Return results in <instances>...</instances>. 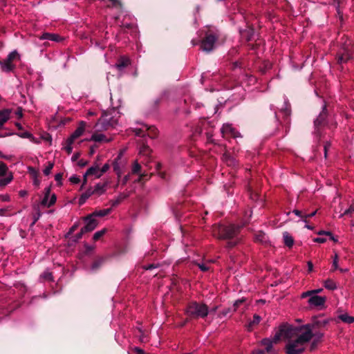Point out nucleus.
<instances>
[{
	"label": "nucleus",
	"mask_w": 354,
	"mask_h": 354,
	"mask_svg": "<svg viewBox=\"0 0 354 354\" xmlns=\"http://www.w3.org/2000/svg\"><path fill=\"white\" fill-rule=\"evenodd\" d=\"M330 144L329 142L326 143L325 145H324V156H325V158H326V156H327V151H328V149L330 147Z\"/></svg>",
	"instance_id": "57"
},
{
	"label": "nucleus",
	"mask_w": 354,
	"mask_h": 354,
	"mask_svg": "<svg viewBox=\"0 0 354 354\" xmlns=\"http://www.w3.org/2000/svg\"><path fill=\"white\" fill-rule=\"evenodd\" d=\"M327 117V111H326V105L324 104L322 106V111L319 115V116L314 121V124L316 128L323 125L324 124L325 120Z\"/></svg>",
	"instance_id": "11"
},
{
	"label": "nucleus",
	"mask_w": 354,
	"mask_h": 354,
	"mask_svg": "<svg viewBox=\"0 0 354 354\" xmlns=\"http://www.w3.org/2000/svg\"><path fill=\"white\" fill-rule=\"evenodd\" d=\"M351 53L348 48H343L338 53L337 59L339 64L346 62L351 59Z\"/></svg>",
	"instance_id": "13"
},
{
	"label": "nucleus",
	"mask_w": 354,
	"mask_h": 354,
	"mask_svg": "<svg viewBox=\"0 0 354 354\" xmlns=\"http://www.w3.org/2000/svg\"><path fill=\"white\" fill-rule=\"evenodd\" d=\"M353 212H354V201L352 202V203L349 205V207L344 211V214L342 216L351 214Z\"/></svg>",
	"instance_id": "39"
},
{
	"label": "nucleus",
	"mask_w": 354,
	"mask_h": 354,
	"mask_svg": "<svg viewBox=\"0 0 354 354\" xmlns=\"http://www.w3.org/2000/svg\"><path fill=\"white\" fill-rule=\"evenodd\" d=\"M339 318L344 323L351 324L354 322V317L350 316L346 313L340 315Z\"/></svg>",
	"instance_id": "26"
},
{
	"label": "nucleus",
	"mask_w": 354,
	"mask_h": 354,
	"mask_svg": "<svg viewBox=\"0 0 354 354\" xmlns=\"http://www.w3.org/2000/svg\"><path fill=\"white\" fill-rule=\"evenodd\" d=\"M70 181L73 184H77L80 182V179L77 176L73 175L70 178Z\"/></svg>",
	"instance_id": "46"
},
{
	"label": "nucleus",
	"mask_w": 354,
	"mask_h": 354,
	"mask_svg": "<svg viewBox=\"0 0 354 354\" xmlns=\"http://www.w3.org/2000/svg\"><path fill=\"white\" fill-rule=\"evenodd\" d=\"M0 199L2 201L8 202V201H10V197L7 194H1V195H0Z\"/></svg>",
	"instance_id": "48"
},
{
	"label": "nucleus",
	"mask_w": 354,
	"mask_h": 354,
	"mask_svg": "<svg viewBox=\"0 0 354 354\" xmlns=\"http://www.w3.org/2000/svg\"><path fill=\"white\" fill-rule=\"evenodd\" d=\"M326 319L315 321L301 326H293L289 324L281 326L283 337L287 339L286 352L287 354H301L305 349L306 344L313 336V329L315 326H325Z\"/></svg>",
	"instance_id": "1"
},
{
	"label": "nucleus",
	"mask_w": 354,
	"mask_h": 354,
	"mask_svg": "<svg viewBox=\"0 0 354 354\" xmlns=\"http://www.w3.org/2000/svg\"><path fill=\"white\" fill-rule=\"evenodd\" d=\"M261 321V317L258 315H254L253 316V320L249 324V327H251L252 325L258 324Z\"/></svg>",
	"instance_id": "40"
},
{
	"label": "nucleus",
	"mask_w": 354,
	"mask_h": 354,
	"mask_svg": "<svg viewBox=\"0 0 354 354\" xmlns=\"http://www.w3.org/2000/svg\"><path fill=\"white\" fill-rule=\"evenodd\" d=\"M62 178V175L61 174H57L55 176V180L57 182H60Z\"/></svg>",
	"instance_id": "62"
},
{
	"label": "nucleus",
	"mask_w": 354,
	"mask_h": 354,
	"mask_svg": "<svg viewBox=\"0 0 354 354\" xmlns=\"http://www.w3.org/2000/svg\"><path fill=\"white\" fill-rule=\"evenodd\" d=\"M151 153V149L147 145H143L140 147L139 153L142 156H148Z\"/></svg>",
	"instance_id": "32"
},
{
	"label": "nucleus",
	"mask_w": 354,
	"mask_h": 354,
	"mask_svg": "<svg viewBox=\"0 0 354 354\" xmlns=\"http://www.w3.org/2000/svg\"><path fill=\"white\" fill-rule=\"evenodd\" d=\"M106 229H103L96 232L93 236V239L94 241H97L100 237H102L106 233Z\"/></svg>",
	"instance_id": "35"
},
{
	"label": "nucleus",
	"mask_w": 354,
	"mask_h": 354,
	"mask_svg": "<svg viewBox=\"0 0 354 354\" xmlns=\"http://www.w3.org/2000/svg\"><path fill=\"white\" fill-rule=\"evenodd\" d=\"M21 55L17 50L11 51L3 60H0L1 70L4 73H11L15 69V64L13 63L15 60H20Z\"/></svg>",
	"instance_id": "5"
},
{
	"label": "nucleus",
	"mask_w": 354,
	"mask_h": 354,
	"mask_svg": "<svg viewBox=\"0 0 354 354\" xmlns=\"http://www.w3.org/2000/svg\"><path fill=\"white\" fill-rule=\"evenodd\" d=\"M313 241L316 243H323L326 241V239L322 237H317L313 239Z\"/></svg>",
	"instance_id": "52"
},
{
	"label": "nucleus",
	"mask_w": 354,
	"mask_h": 354,
	"mask_svg": "<svg viewBox=\"0 0 354 354\" xmlns=\"http://www.w3.org/2000/svg\"><path fill=\"white\" fill-rule=\"evenodd\" d=\"M74 140H71V138H68L66 141V145L64 146V150L68 153H71L73 151L72 145L74 142Z\"/></svg>",
	"instance_id": "27"
},
{
	"label": "nucleus",
	"mask_w": 354,
	"mask_h": 354,
	"mask_svg": "<svg viewBox=\"0 0 354 354\" xmlns=\"http://www.w3.org/2000/svg\"><path fill=\"white\" fill-rule=\"evenodd\" d=\"M106 185L107 183H97L95 185L94 189H92V191H95V193H97L100 195L106 191Z\"/></svg>",
	"instance_id": "22"
},
{
	"label": "nucleus",
	"mask_w": 354,
	"mask_h": 354,
	"mask_svg": "<svg viewBox=\"0 0 354 354\" xmlns=\"http://www.w3.org/2000/svg\"><path fill=\"white\" fill-rule=\"evenodd\" d=\"M252 354H265V352L263 350H255L252 353Z\"/></svg>",
	"instance_id": "64"
},
{
	"label": "nucleus",
	"mask_w": 354,
	"mask_h": 354,
	"mask_svg": "<svg viewBox=\"0 0 354 354\" xmlns=\"http://www.w3.org/2000/svg\"><path fill=\"white\" fill-rule=\"evenodd\" d=\"M8 167L3 162H0V177L8 176Z\"/></svg>",
	"instance_id": "30"
},
{
	"label": "nucleus",
	"mask_w": 354,
	"mask_h": 354,
	"mask_svg": "<svg viewBox=\"0 0 354 354\" xmlns=\"http://www.w3.org/2000/svg\"><path fill=\"white\" fill-rule=\"evenodd\" d=\"M324 286L325 288L330 290H335L337 288L336 283L330 279L325 280L324 282Z\"/></svg>",
	"instance_id": "21"
},
{
	"label": "nucleus",
	"mask_w": 354,
	"mask_h": 354,
	"mask_svg": "<svg viewBox=\"0 0 354 354\" xmlns=\"http://www.w3.org/2000/svg\"><path fill=\"white\" fill-rule=\"evenodd\" d=\"M18 136L22 138H29V139H33V136L32 135L28 132V131H25L24 133H21L20 134H18Z\"/></svg>",
	"instance_id": "43"
},
{
	"label": "nucleus",
	"mask_w": 354,
	"mask_h": 354,
	"mask_svg": "<svg viewBox=\"0 0 354 354\" xmlns=\"http://www.w3.org/2000/svg\"><path fill=\"white\" fill-rule=\"evenodd\" d=\"M245 299H237L236 301H234V310L235 311L236 310V308L238 306H239V305L241 304H242L243 302H244Z\"/></svg>",
	"instance_id": "49"
},
{
	"label": "nucleus",
	"mask_w": 354,
	"mask_h": 354,
	"mask_svg": "<svg viewBox=\"0 0 354 354\" xmlns=\"http://www.w3.org/2000/svg\"><path fill=\"white\" fill-rule=\"evenodd\" d=\"M93 194H95V191H92L91 188L87 189L82 194L80 198V203L83 204Z\"/></svg>",
	"instance_id": "25"
},
{
	"label": "nucleus",
	"mask_w": 354,
	"mask_h": 354,
	"mask_svg": "<svg viewBox=\"0 0 354 354\" xmlns=\"http://www.w3.org/2000/svg\"><path fill=\"white\" fill-rule=\"evenodd\" d=\"M28 194V192L26 190H20L19 192V195L21 196V197H25L26 196H27Z\"/></svg>",
	"instance_id": "63"
},
{
	"label": "nucleus",
	"mask_w": 354,
	"mask_h": 354,
	"mask_svg": "<svg viewBox=\"0 0 354 354\" xmlns=\"http://www.w3.org/2000/svg\"><path fill=\"white\" fill-rule=\"evenodd\" d=\"M283 242L286 246L291 248L294 244L293 237L287 232L283 234Z\"/></svg>",
	"instance_id": "17"
},
{
	"label": "nucleus",
	"mask_w": 354,
	"mask_h": 354,
	"mask_svg": "<svg viewBox=\"0 0 354 354\" xmlns=\"http://www.w3.org/2000/svg\"><path fill=\"white\" fill-rule=\"evenodd\" d=\"M58 37L59 36L56 34L44 32L39 38L41 40L58 41Z\"/></svg>",
	"instance_id": "18"
},
{
	"label": "nucleus",
	"mask_w": 354,
	"mask_h": 354,
	"mask_svg": "<svg viewBox=\"0 0 354 354\" xmlns=\"http://www.w3.org/2000/svg\"><path fill=\"white\" fill-rule=\"evenodd\" d=\"M134 351L137 354H146L145 351L139 347H135Z\"/></svg>",
	"instance_id": "56"
},
{
	"label": "nucleus",
	"mask_w": 354,
	"mask_h": 354,
	"mask_svg": "<svg viewBox=\"0 0 354 354\" xmlns=\"http://www.w3.org/2000/svg\"><path fill=\"white\" fill-rule=\"evenodd\" d=\"M197 265L200 270L203 272L207 271L209 269V267L207 265L206 263H198Z\"/></svg>",
	"instance_id": "41"
},
{
	"label": "nucleus",
	"mask_w": 354,
	"mask_h": 354,
	"mask_svg": "<svg viewBox=\"0 0 354 354\" xmlns=\"http://www.w3.org/2000/svg\"><path fill=\"white\" fill-rule=\"evenodd\" d=\"M49 194H50V188H46V193H45V196L44 197V198L41 200V205H43V206H45V207H48V196H49Z\"/></svg>",
	"instance_id": "29"
},
{
	"label": "nucleus",
	"mask_w": 354,
	"mask_h": 354,
	"mask_svg": "<svg viewBox=\"0 0 354 354\" xmlns=\"http://www.w3.org/2000/svg\"><path fill=\"white\" fill-rule=\"evenodd\" d=\"M308 304L312 307L322 308L326 302V297L318 295H312L308 301Z\"/></svg>",
	"instance_id": "10"
},
{
	"label": "nucleus",
	"mask_w": 354,
	"mask_h": 354,
	"mask_svg": "<svg viewBox=\"0 0 354 354\" xmlns=\"http://www.w3.org/2000/svg\"><path fill=\"white\" fill-rule=\"evenodd\" d=\"M84 221H85L86 225L83 227V231H86V232H91L95 230L98 224L97 221L91 214L85 216L84 218Z\"/></svg>",
	"instance_id": "9"
},
{
	"label": "nucleus",
	"mask_w": 354,
	"mask_h": 354,
	"mask_svg": "<svg viewBox=\"0 0 354 354\" xmlns=\"http://www.w3.org/2000/svg\"><path fill=\"white\" fill-rule=\"evenodd\" d=\"M87 161L84 160V159H81L78 161V165L81 167H85L86 165H87Z\"/></svg>",
	"instance_id": "54"
},
{
	"label": "nucleus",
	"mask_w": 354,
	"mask_h": 354,
	"mask_svg": "<svg viewBox=\"0 0 354 354\" xmlns=\"http://www.w3.org/2000/svg\"><path fill=\"white\" fill-rule=\"evenodd\" d=\"M141 167L137 160L134 161L132 166V173L138 174L140 171Z\"/></svg>",
	"instance_id": "36"
},
{
	"label": "nucleus",
	"mask_w": 354,
	"mask_h": 354,
	"mask_svg": "<svg viewBox=\"0 0 354 354\" xmlns=\"http://www.w3.org/2000/svg\"><path fill=\"white\" fill-rule=\"evenodd\" d=\"M0 187H5L8 184H9L13 177H12V175L11 173H9L8 176H5L3 177H0Z\"/></svg>",
	"instance_id": "24"
},
{
	"label": "nucleus",
	"mask_w": 354,
	"mask_h": 354,
	"mask_svg": "<svg viewBox=\"0 0 354 354\" xmlns=\"http://www.w3.org/2000/svg\"><path fill=\"white\" fill-rule=\"evenodd\" d=\"M29 170L31 171V174L32 175V183L36 187H39V184H40V180L38 178V174H37V172L35 171L33 169H29Z\"/></svg>",
	"instance_id": "28"
},
{
	"label": "nucleus",
	"mask_w": 354,
	"mask_h": 354,
	"mask_svg": "<svg viewBox=\"0 0 354 354\" xmlns=\"http://www.w3.org/2000/svg\"><path fill=\"white\" fill-rule=\"evenodd\" d=\"M126 196H124V195H120L115 200H113L111 201V205L113 207H115L117 205H118L125 198Z\"/></svg>",
	"instance_id": "34"
},
{
	"label": "nucleus",
	"mask_w": 354,
	"mask_h": 354,
	"mask_svg": "<svg viewBox=\"0 0 354 354\" xmlns=\"http://www.w3.org/2000/svg\"><path fill=\"white\" fill-rule=\"evenodd\" d=\"M118 113L112 109L111 111H104L100 118L95 125L97 131H107L114 128L118 123Z\"/></svg>",
	"instance_id": "2"
},
{
	"label": "nucleus",
	"mask_w": 354,
	"mask_h": 354,
	"mask_svg": "<svg viewBox=\"0 0 354 354\" xmlns=\"http://www.w3.org/2000/svg\"><path fill=\"white\" fill-rule=\"evenodd\" d=\"M112 211V209L111 208H107V209H100V210H97V211H95L93 212L91 214L95 218V217H103V216H105L106 215H108L109 214H110Z\"/></svg>",
	"instance_id": "19"
},
{
	"label": "nucleus",
	"mask_w": 354,
	"mask_h": 354,
	"mask_svg": "<svg viewBox=\"0 0 354 354\" xmlns=\"http://www.w3.org/2000/svg\"><path fill=\"white\" fill-rule=\"evenodd\" d=\"M7 211H8V208H1L0 209V216H6Z\"/></svg>",
	"instance_id": "58"
},
{
	"label": "nucleus",
	"mask_w": 354,
	"mask_h": 354,
	"mask_svg": "<svg viewBox=\"0 0 354 354\" xmlns=\"http://www.w3.org/2000/svg\"><path fill=\"white\" fill-rule=\"evenodd\" d=\"M129 64V59L127 57H121L118 62L115 64V67L118 70H122L127 66Z\"/></svg>",
	"instance_id": "20"
},
{
	"label": "nucleus",
	"mask_w": 354,
	"mask_h": 354,
	"mask_svg": "<svg viewBox=\"0 0 354 354\" xmlns=\"http://www.w3.org/2000/svg\"><path fill=\"white\" fill-rule=\"evenodd\" d=\"M186 313L194 318H204L209 314V308L205 304L193 301L187 306Z\"/></svg>",
	"instance_id": "3"
},
{
	"label": "nucleus",
	"mask_w": 354,
	"mask_h": 354,
	"mask_svg": "<svg viewBox=\"0 0 354 354\" xmlns=\"http://www.w3.org/2000/svg\"><path fill=\"white\" fill-rule=\"evenodd\" d=\"M149 127H147V124H142V128H136L134 129V132H135V134L137 136H145V133L146 131H147L148 130H149Z\"/></svg>",
	"instance_id": "23"
},
{
	"label": "nucleus",
	"mask_w": 354,
	"mask_h": 354,
	"mask_svg": "<svg viewBox=\"0 0 354 354\" xmlns=\"http://www.w3.org/2000/svg\"><path fill=\"white\" fill-rule=\"evenodd\" d=\"M313 295V292H311L310 290L309 291H306V292H304L301 293V298L302 299H304L307 297H311Z\"/></svg>",
	"instance_id": "50"
},
{
	"label": "nucleus",
	"mask_w": 354,
	"mask_h": 354,
	"mask_svg": "<svg viewBox=\"0 0 354 354\" xmlns=\"http://www.w3.org/2000/svg\"><path fill=\"white\" fill-rule=\"evenodd\" d=\"M317 234L318 235H326V236H328V234H330V232L329 231H324V230H321L319 232H317Z\"/></svg>",
	"instance_id": "60"
},
{
	"label": "nucleus",
	"mask_w": 354,
	"mask_h": 354,
	"mask_svg": "<svg viewBox=\"0 0 354 354\" xmlns=\"http://www.w3.org/2000/svg\"><path fill=\"white\" fill-rule=\"evenodd\" d=\"M224 158L228 165L232 164L234 161L233 158H232L226 155L224 156Z\"/></svg>",
	"instance_id": "55"
},
{
	"label": "nucleus",
	"mask_w": 354,
	"mask_h": 354,
	"mask_svg": "<svg viewBox=\"0 0 354 354\" xmlns=\"http://www.w3.org/2000/svg\"><path fill=\"white\" fill-rule=\"evenodd\" d=\"M338 262H339L338 255L337 253H335L333 258L332 271L339 269V267Z\"/></svg>",
	"instance_id": "31"
},
{
	"label": "nucleus",
	"mask_w": 354,
	"mask_h": 354,
	"mask_svg": "<svg viewBox=\"0 0 354 354\" xmlns=\"http://www.w3.org/2000/svg\"><path fill=\"white\" fill-rule=\"evenodd\" d=\"M41 277L45 279H47V280H49V281H53V275H52V273L50 272L49 271H45Z\"/></svg>",
	"instance_id": "42"
},
{
	"label": "nucleus",
	"mask_w": 354,
	"mask_h": 354,
	"mask_svg": "<svg viewBox=\"0 0 354 354\" xmlns=\"http://www.w3.org/2000/svg\"><path fill=\"white\" fill-rule=\"evenodd\" d=\"M283 337V332L281 331V326L278 332L276 333L274 336L272 338H265L261 340V344L265 347L267 353H272V346L274 344H277L279 340Z\"/></svg>",
	"instance_id": "6"
},
{
	"label": "nucleus",
	"mask_w": 354,
	"mask_h": 354,
	"mask_svg": "<svg viewBox=\"0 0 354 354\" xmlns=\"http://www.w3.org/2000/svg\"><path fill=\"white\" fill-rule=\"evenodd\" d=\"M91 175L95 176L97 178L101 177L100 168L97 165H93L87 169L86 172L84 175V184L86 183V176Z\"/></svg>",
	"instance_id": "12"
},
{
	"label": "nucleus",
	"mask_w": 354,
	"mask_h": 354,
	"mask_svg": "<svg viewBox=\"0 0 354 354\" xmlns=\"http://www.w3.org/2000/svg\"><path fill=\"white\" fill-rule=\"evenodd\" d=\"M218 39V37L215 35L210 34L206 35L204 39L201 42V48L203 51L210 52L212 51L214 46L215 44Z\"/></svg>",
	"instance_id": "7"
},
{
	"label": "nucleus",
	"mask_w": 354,
	"mask_h": 354,
	"mask_svg": "<svg viewBox=\"0 0 354 354\" xmlns=\"http://www.w3.org/2000/svg\"><path fill=\"white\" fill-rule=\"evenodd\" d=\"M15 114L17 116L18 118H21L23 117V113H22V110L21 109H19L16 112H15Z\"/></svg>",
	"instance_id": "59"
},
{
	"label": "nucleus",
	"mask_w": 354,
	"mask_h": 354,
	"mask_svg": "<svg viewBox=\"0 0 354 354\" xmlns=\"http://www.w3.org/2000/svg\"><path fill=\"white\" fill-rule=\"evenodd\" d=\"M85 129V122L82 121L80 122L78 127L75 129V131L71 135L69 138H71V140H75L80 136H81Z\"/></svg>",
	"instance_id": "15"
},
{
	"label": "nucleus",
	"mask_w": 354,
	"mask_h": 354,
	"mask_svg": "<svg viewBox=\"0 0 354 354\" xmlns=\"http://www.w3.org/2000/svg\"><path fill=\"white\" fill-rule=\"evenodd\" d=\"M292 213H294L296 216L300 218L299 221H302L304 219V214H302V212L298 209H294L292 211Z\"/></svg>",
	"instance_id": "45"
},
{
	"label": "nucleus",
	"mask_w": 354,
	"mask_h": 354,
	"mask_svg": "<svg viewBox=\"0 0 354 354\" xmlns=\"http://www.w3.org/2000/svg\"><path fill=\"white\" fill-rule=\"evenodd\" d=\"M104 262V259H97V261H95L91 266V268L92 270H97L98 268H100L102 263Z\"/></svg>",
	"instance_id": "33"
},
{
	"label": "nucleus",
	"mask_w": 354,
	"mask_h": 354,
	"mask_svg": "<svg viewBox=\"0 0 354 354\" xmlns=\"http://www.w3.org/2000/svg\"><path fill=\"white\" fill-rule=\"evenodd\" d=\"M12 110L4 109L0 111V128H2L4 124L10 119Z\"/></svg>",
	"instance_id": "14"
},
{
	"label": "nucleus",
	"mask_w": 354,
	"mask_h": 354,
	"mask_svg": "<svg viewBox=\"0 0 354 354\" xmlns=\"http://www.w3.org/2000/svg\"><path fill=\"white\" fill-rule=\"evenodd\" d=\"M90 140H92V141H94V142H109L111 140V138H107L106 137V136L103 133H94L91 138H90Z\"/></svg>",
	"instance_id": "16"
},
{
	"label": "nucleus",
	"mask_w": 354,
	"mask_h": 354,
	"mask_svg": "<svg viewBox=\"0 0 354 354\" xmlns=\"http://www.w3.org/2000/svg\"><path fill=\"white\" fill-rule=\"evenodd\" d=\"M113 169L116 172L118 177H120L122 174V170L121 168L117 161H115L113 162Z\"/></svg>",
	"instance_id": "38"
},
{
	"label": "nucleus",
	"mask_w": 354,
	"mask_h": 354,
	"mask_svg": "<svg viewBox=\"0 0 354 354\" xmlns=\"http://www.w3.org/2000/svg\"><path fill=\"white\" fill-rule=\"evenodd\" d=\"M221 131L224 138L232 137L236 138L240 136V133L230 124H223Z\"/></svg>",
	"instance_id": "8"
},
{
	"label": "nucleus",
	"mask_w": 354,
	"mask_h": 354,
	"mask_svg": "<svg viewBox=\"0 0 354 354\" xmlns=\"http://www.w3.org/2000/svg\"><path fill=\"white\" fill-rule=\"evenodd\" d=\"M109 169V165L106 163L104 164L102 167L101 169H100V174H101V176H102V174L105 172H106V171Z\"/></svg>",
	"instance_id": "47"
},
{
	"label": "nucleus",
	"mask_w": 354,
	"mask_h": 354,
	"mask_svg": "<svg viewBox=\"0 0 354 354\" xmlns=\"http://www.w3.org/2000/svg\"><path fill=\"white\" fill-rule=\"evenodd\" d=\"M248 36H247V40L250 41L252 39V36L254 35V30H249L248 32Z\"/></svg>",
	"instance_id": "53"
},
{
	"label": "nucleus",
	"mask_w": 354,
	"mask_h": 354,
	"mask_svg": "<svg viewBox=\"0 0 354 354\" xmlns=\"http://www.w3.org/2000/svg\"><path fill=\"white\" fill-rule=\"evenodd\" d=\"M317 211L315 210V211L313 212L310 214H305L304 216V219L303 220V222L307 223V219L314 216L317 214Z\"/></svg>",
	"instance_id": "44"
},
{
	"label": "nucleus",
	"mask_w": 354,
	"mask_h": 354,
	"mask_svg": "<svg viewBox=\"0 0 354 354\" xmlns=\"http://www.w3.org/2000/svg\"><path fill=\"white\" fill-rule=\"evenodd\" d=\"M240 227V226L235 225H230L227 226L220 225L216 227L214 232L217 230L218 236L220 239H231L237 236L239 232Z\"/></svg>",
	"instance_id": "4"
},
{
	"label": "nucleus",
	"mask_w": 354,
	"mask_h": 354,
	"mask_svg": "<svg viewBox=\"0 0 354 354\" xmlns=\"http://www.w3.org/2000/svg\"><path fill=\"white\" fill-rule=\"evenodd\" d=\"M53 166L54 163L52 162H49L48 166L43 171L44 175H49L51 172L52 169L53 168Z\"/></svg>",
	"instance_id": "37"
},
{
	"label": "nucleus",
	"mask_w": 354,
	"mask_h": 354,
	"mask_svg": "<svg viewBox=\"0 0 354 354\" xmlns=\"http://www.w3.org/2000/svg\"><path fill=\"white\" fill-rule=\"evenodd\" d=\"M56 202V196L55 194H53L50 196V198L49 200L48 203V207H50L51 205H54Z\"/></svg>",
	"instance_id": "51"
},
{
	"label": "nucleus",
	"mask_w": 354,
	"mask_h": 354,
	"mask_svg": "<svg viewBox=\"0 0 354 354\" xmlns=\"http://www.w3.org/2000/svg\"><path fill=\"white\" fill-rule=\"evenodd\" d=\"M236 243H237V241H228V242H227V247H229V248H232V247H234V245H236Z\"/></svg>",
	"instance_id": "61"
}]
</instances>
